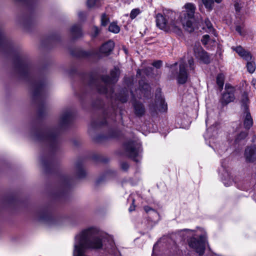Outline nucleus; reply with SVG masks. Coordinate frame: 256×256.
Masks as SVG:
<instances>
[{
	"label": "nucleus",
	"instance_id": "nucleus-14",
	"mask_svg": "<svg viewBox=\"0 0 256 256\" xmlns=\"http://www.w3.org/2000/svg\"><path fill=\"white\" fill-rule=\"evenodd\" d=\"M244 156L248 162H253L256 160V148L254 146L248 147L245 150Z\"/></svg>",
	"mask_w": 256,
	"mask_h": 256
},
{
	"label": "nucleus",
	"instance_id": "nucleus-47",
	"mask_svg": "<svg viewBox=\"0 0 256 256\" xmlns=\"http://www.w3.org/2000/svg\"><path fill=\"white\" fill-rule=\"evenodd\" d=\"M98 34V30L97 28H94V36H96Z\"/></svg>",
	"mask_w": 256,
	"mask_h": 256
},
{
	"label": "nucleus",
	"instance_id": "nucleus-49",
	"mask_svg": "<svg viewBox=\"0 0 256 256\" xmlns=\"http://www.w3.org/2000/svg\"><path fill=\"white\" fill-rule=\"evenodd\" d=\"M104 138H103V137L102 138V137H98V138H96V140L98 141V142H99V141L101 140H102Z\"/></svg>",
	"mask_w": 256,
	"mask_h": 256
},
{
	"label": "nucleus",
	"instance_id": "nucleus-42",
	"mask_svg": "<svg viewBox=\"0 0 256 256\" xmlns=\"http://www.w3.org/2000/svg\"><path fill=\"white\" fill-rule=\"evenodd\" d=\"M4 42V36L0 32V46L2 45Z\"/></svg>",
	"mask_w": 256,
	"mask_h": 256
},
{
	"label": "nucleus",
	"instance_id": "nucleus-51",
	"mask_svg": "<svg viewBox=\"0 0 256 256\" xmlns=\"http://www.w3.org/2000/svg\"><path fill=\"white\" fill-rule=\"evenodd\" d=\"M92 126L94 128L96 127V125H95V124H94V122H92Z\"/></svg>",
	"mask_w": 256,
	"mask_h": 256
},
{
	"label": "nucleus",
	"instance_id": "nucleus-29",
	"mask_svg": "<svg viewBox=\"0 0 256 256\" xmlns=\"http://www.w3.org/2000/svg\"><path fill=\"white\" fill-rule=\"evenodd\" d=\"M144 210L145 212L149 214H152L154 216L157 218L158 217V214L153 208L148 206H144Z\"/></svg>",
	"mask_w": 256,
	"mask_h": 256
},
{
	"label": "nucleus",
	"instance_id": "nucleus-2",
	"mask_svg": "<svg viewBox=\"0 0 256 256\" xmlns=\"http://www.w3.org/2000/svg\"><path fill=\"white\" fill-rule=\"evenodd\" d=\"M119 74V70L114 68L111 71L110 76H103L100 80L94 81L92 84V86H94L100 93L106 94L108 96L112 98L114 90L111 84L117 82Z\"/></svg>",
	"mask_w": 256,
	"mask_h": 256
},
{
	"label": "nucleus",
	"instance_id": "nucleus-33",
	"mask_svg": "<svg viewBox=\"0 0 256 256\" xmlns=\"http://www.w3.org/2000/svg\"><path fill=\"white\" fill-rule=\"evenodd\" d=\"M140 13V10L138 8L133 9L130 14V17L132 19H134Z\"/></svg>",
	"mask_w": 256,
	"mask_h": 256
},
{
	"label": "nucleus",
	"instance_id": "nucleus-48",
	"mask_svg": "<svg viewBox=\"0 0 256 256\" xmlns=\"http://www.w3.org/2000/svg\"><path fill=\"white\" fill-rule=\"evenodd\" d=\"M238 4H234V7H235V9L236 11H238L239 10V9H238Z\"/></svg>",
	"mask_w": 256,
	"mask_h": 256
},
{
	"label": "nucleus",
	"instance_id": "nucleus-9",
	"mask_svg": "<svg viewBox=\"0 0 256 256\" xmlns=\"http://www.w3.org/2000/svg\"><path fill=\"white\" fill-rule=\"evenodd\" d=\"M140 88L136 90V98H142V97L148 98L151 96L150 87L148 84L143 82H140Z\"/></svg>",
	"mask_w": 256,
	"mask_h": 256
},
{
	"label": "nucleus",
	"instance_id": "nucleus-20",
	"mask_svg": "<svg viewBox=\"0 0 256 256\" xmlns=\"http://www.w3.org/2000/svg\"><path fill=\"white\" fill-rule=\"evenodd\" d=\"M70 33L74 38H78L82 35L81 28L79 25H74L70 29Z\"/></svg>",
	"mask_w": 256,
	"mask_h": 256
},
{
	"label": "nucleus",
	"instance_id": "nucleus-34",
	"mask_svg": "<svg viewBox=\"0 0 256 256\" xmlns=\"http://www.w3.org/2000/svg\"><path fill=\"white\" fill-rule=\"evenodd\" d=\"M248 135V133L246 132H240L237 136V138L236 139V142H238L241 140L244 139Z\"/></svg>",
	"mask_w": 256,
	"mask_h": 256
},
{
	"label": "nucleus",
	"instance_id": "nucleus-32",
	"mask_svg": "<svg viewBox=\"0 0 256 256\" xmlns=\"http://www.w3.org/2000/svg\"><path fill=\"white\" fill-rule=\"evenodd\" d=\"M109 22V18L108 16L105 14H102L101 17V24L103 26H106Z\"/></svg>",
	"mask_w": 256,
	"mask_h": 256
},
{
	"label": "nucleus",
	"instance_id": "nucleus-43",
	"mask_svg": "<svg viewBox=\"0 0 256 256\" xmlns=\"http://www.w3.org/2000/svg\"><path fill=\"white\" fill-rule=\"evenodd\" d=\"M36 90L37 91H40L41 90V89L42 88V85L41 84H37L36 86Z\"/></svg>",
	"mask_w": 256,
	"mask_h": 256
},
{
	"label": "nucleus",
	"instance_id": "nucleus-5",
	"mask_svg": "<svg viewBox=\"0 0 256 256\" xmlns=\"http://www.w3.org/2000/svg\"><path fill=\"white\" fill-rule=\"evenodd\" d=\"M189 246L194 249L200 255H202L205 250L206 244L207 242L206 238L202 236L199 240L195 238H191L188 242Z\"/></svg>",
	"mask_w": 256,
	"mask_h": 256
},
{
	"label": "nucleus",
	"instance_id": "nucleus-54",
	"mask_svg": "<svg viewBox=\"0 0 256 256\" xmlns=\"http://www.w3.org/2000/svg\"><path fill=\"white\" fill-rule=\"evenodd\" d=\"M208 119H206V125L208 126Z\"/></svg>",
	"mask_w": 256,
	"mask_h": 256
},
{
	"label": "nucleus",
	"instance_id": "nucleus-38",
	"mask_svg": "<svg viewBox=\"0 0 256 256\" xmlns=\"http://www.w3.org/2000/svg\"><path fill=\"white\" fill-rule=\"evenodd\" d=\"M153 70V68L151 67H148V68H145L144 70V72L148 75V76H149L150 75L152 72V71Z\"/></svg>",
	"mask_w": 256,
	"mask_h": 256
},
{
	"label": "nucleus",
	"instance_id": "nucleus-41",
	"mask_svg": "<svg viewBox=\"0 0 256 256\" xmlns=\"http://www.w3.org/2000/svg\"><path fill=\"white\" fill-rule=\"evenodd\" d=\"M134 200L132 199V205L130 206L129 209H128V210L130 212L134 211L135 209L136 206L134 204Z\"/></svg>",
	"mask_w": 256,
	"mask_h": 256
},
{
	"label": "nucleus",
	"instance_id": "nucleus-11",
	"mask_svg": "<svg viewBox=\"0 0 256 256\" xmlns=\"http://www.w3.org/2000/svg\"><path fill=\"white\" fill-rule=\"evenodd\" d=\"M188 78V74L186 69V64L181 62L180 64V70L177 76V80L180 84H185Z\"/></svg>",
	"mask_w": 256,
	"mask_h": 256
},
{
	"label": "nucleus",
	"instance_id": "nucleus-25",
	"mask_svg": "<svg viewBox=\"0 0 256 256\" xmlns=\"http://www.w3.org/2000/svg\"><path fill=\"white\" fill-rule=\"evenodd\" d=\"M248 99L246 94H244L242 99V106L244 110H248Z\"/></svg>",
	"mask_w": 256,
	"mask_h": 256
},
{
	"label": "nucleus",
	"instance_id": "nucleus-24",
	"mask_svg": "<svg viewBox=\"0 0 256 256\" xmlns=\"http://www.w3.org/2000/svg\"><path fill=\"white\" fill-rule=\"evenodd\" d=\"M246 68L248 71L250 73L252 74L256 70V64L252 60L247 61Z\"/></svg>",
	"mask_w": 256,
	"mask_h": 256
},
{
	"label": "nucleus",
	"instance_id": "nucleus-39",
	"mask_svg": "<svg viewBox=\"0 0 256 256\" xmlns=\"http://www.w3.org/2000/svg\"><path fill=\"white\" fill-rule=\"evenodd\" d=\"M188 62L189 67H190V70H193L194 69V60L192 58L188 60Z\"/></svg>",
	"mask_w": 256,
	"mask_h": 256
},
{
	"label": "nucleus",
	"instance_id": "nucleus-28",
	"mask_svg": "<svg viewBox=\"0 0 256 256\" xmlns=\"http://www.w3.org/2000/svg\"><path fill=\"white\" fill-rule=\"evenodd\" d=\"M202 2L207 10H212L214 4L213 0H202Z\"/></svg>",
	"mask_w": 256,
	"mask_h": 256
},
{
	"label": "nucleus",
	"instance_id": "nucleus-36",
	"mask_svg": "<svg viewBox=\"0 0 256 256\" xmlns=\"http://www.w3.org/2000/svg\"><path fill=\"white\" fill-rule=\"evenodd\" d=\"M152 64L154 67L156 68H160L162 65V61L160 60L155 61L152 63Z\"/></svg>",
	"mask_w": 256,
	"mask_h": 256
},
{
	"label": "nucleus",
	"instance_id": "nucleus-7",
	"mask_svg": "<svg viewBox=\"0 0 256 256\" xmlns=\"http://www.w3.org/2000/svg\"><path fill=\"white\" fill-rule=\"evenodd\" d=\"M58 132V130H51L46 132L38 134L36 139L40 140H46L52 147L56 144Z\"/></svg>",
	"mask_w": 256,
	"mask_h": 256
},
{
	"label": "nucleus",
	"instance_id": "nucleus-52",
	"mask_svg": "<svg viewBox=\"0 0 256 256\" xmlns=\"http://www.w3.org/2000/svg\"><path fill=\"white\" fill-rule=\"evenodd\" d=\"M140 75V70H138V71H137V75Z\"/></svg>",
	"mask_w": 256,
	"mask_h": 256
},
{
	"label": "nucleus",
	"instance_id": "nucleus-1",
	"mask_svg": "<svg viewBox=\"0 0 256 256\" xmlns=\"http://www.w3.org/2000/svg\"><path fill=\"white\" fill-rule=\"evenodd\" d=\"M176 16L175 12L170 10L164 11L163 14H157L156 26L165 31L178 32L180 30V21L175 20Z\"/></svg>",
	"mask_w": 256,
	"mask_h": 256
},
{
	"label": "nucleus",
	"instance_id": "nucleus-15",
	"mask_svg": "<svg viewBox=\"0 0 256 256\" xmlns=\"http://www.w3.org/2000/svg\"><path fill=\"white\" fill-rule=\"evenodd\" d=\"M16 66L22 74L28 73L29 70V65L27 62L22 58H18L16 62Z\"/></svg>",
	"mask_w": 256,
	"mask_h": 256
},
{
	"label": "nucleus",
	"instance_id": "nucleus-17",
	"mask_svg": "<svg viewBox=\"0 0 256 256\" xmlns=\"http://www.w3.org/2000/svg\"><path fill=\"white\" fill-rule=\"evenodd\" d=\"M114 46V42L112 40H109L102 46L100 50V52L104 54H108L112 51Z\"/></svg>",
	"mask_w": 256,
	"mask_h": 256
},
{
	"label": "nucleus",
	"instance_id": "nucleus-31",
	"mask_svg": "<svg viewBox=\"0 0 256 256\" xmlns=\"http://www.w3.org/2000/svg\"><path fill=\"white\" fill-rule=\"evenodd\" d=\"M99 0H87V6L88 8H92L98 5Z\"/></svg>",
	"mask_w": 256,
	"mask_h": 256
},
{
	"label": "nucleus",
	"instance_id": "nucleus-26",
	"mask_svg": "<svg viewBox=\"0 0 256 256\" xmlns=\"http://www.w3.org/2000/svg\"><path fill=\"white\" fill-rule=\"evenodd\" d=\"M128 92L127 90H123V93L117 96L116 98L122 102H125L128 100Z\"/></svg>",
	"mask_w": 256,
	"mask_h": 256
},
{
	"label": "nucleus",
	"instance_id": "nucleus-23",
	"mask_svg": "<svg viewBox=\"0 0 256 256\" xmlns=\"http://www.w3.org/2000/svg\"><path fill=\"white\" fill-rule=\"evenodd\" d=\"M218 132L216 130H214L213 126L207 129V132L204 135V137L206 138H211V137L212 136H215L217 134Z\"/></svg>",
	"mask_w": 256,
	"mask_h": 256
},
{
	"label": "nucleus",
	"instance_id": "nucleus-19",
	"mask_svg": "<svg viewBox=\"0 0 256 256\" xmlns=\"http://www.w3.org/2000/svg\"><path fill=\"white\" fill-rule=\"evenodd\" d=\"M222 166L224 169V170H226L224 174H222L223 176L222 178L223 183L226 186H229L232 184L233 180L230 176V174L228 170H226L223 164H222Z\"/></svg>",
	"mask_w": 256,
	"mask_h": 256
},
{
	"label": "nucleus",
	"instance_id": "nucleus-10",
	"mask_svg": "<svg viewBox=\"0 0 256 256\" xmlns=\"http://www.w3.org/2000/svg\"><path fill=\"white\" fill-rule=\"evenodd\" d=\"M130 94L134 99L132 105L134 114L138 116H142L145 112L144 106L142 103L136 100V98L135 96V94H134L132 91L130 92Z\"/></svg>",
	"mask_w": 256,
	"mask_h": 256
},
{
	"label": "nucleus",
	"instance_id": "nucleus-22",
	"mask_svg": "<svg viewBox=\"0 0 256 256\" xmlns=\"http://www.w3.org/2000/svg\"><path fill=\"white\" fill-rule=\"evenodd\" d=\"M224 82V76L222 74H219L216 76V84L220 90L222 89Z\"/></svg>",
	"mask_w": 256,
	"mask_h": 256
},
{
	"label": "nucleus",
	"instance_id": "nucleus-16",
	"mask_svg": "<svg viewBox=\"0 0 256 256\" xmlns=\"http://www.w3.org/2000/svg\"><path fill=\"white\" fill-rule=\"evenodd\" d=\"M243 119L244 128L247 130L250 129L253 124V120L248 110L244 111Z\"/></svg>",
	"mask_w": 256,
	"mask_h": 256
},
{
	"label": "nucleus",
	"instance_id": "nucleus-6",
	"mask_svg": "<svg viewBox=\"0 0 256 256\" xmlns=\"http://www.w3.org/2000/svg\"><path fill=\"white\" fill-rule=\"evenodd\" d=\"M149 109L152 113L157 112L158 111L166 112L167 110V104L160 93L156 94L155 102L150 104Z\"/></svg>",
	"mask_w": 256,
	"mask_h": 256
},
{
	"label": "nucleus",
	"instance_id": "nucleus-8",
	"mask_svg": "<svg viewBox=\"0 0 256 256\" xmlns=\"http://www.w3.org/2000/svg\"><path fill=\"white\" fill-rule=\"evenodd\" d=\"M235 88L229 84L225 86V91L222 95L220 102L223 105H226L232 102L235 99Z\"/></svg>",
	"mask_w": 256,
	"mask_h": 256
},
{
	"label": "nucleus",
	"instance_id": "nucleus-45",
	"mask_svg": "<svg viewBox=\"0 0 256 256\" xmlns=\"http://www.w3.org/2000/svg\"><path fill=\"white\" fill-rule=\"evenodd\" d=\"M116 136V134L115 133H110L108 136H106V138H114Z\"/></svg>",
	"mask_w": 256,
	"mask_h": 256
},
{
	"label": "nucleus",
	"instance_id": "nucleus-44",
	"mask_svg": "<svg viewBox=\"0 0 256 256\" xmlns=\"http://www.w3.org/2000/svg\"><path fill=\"white\" fill-rule=\"evenodd\" d=\"M78 16L80 19H82L83 18L86 17V14L84 12H80L78 13Z\"/></svg>",
	"mask_w": 256,
	"mask_h": 256
},
{
	"label": "nucleus",
	"instance_id": "nucleus-4",
	"mask_svg": "<svg viewBox=\"0 0 256 256\" xmlns=\"http://www.w3.org/2000/svg\"><path fill=\"white\" fill-rule=\"evenodd\" d=\"M124 148L129 157L136 162H138L142 157V144L138 140L128 141L124 144Z\"/></svg>",
	"mask_w": 256,
	"mask_h": 256
},
{
	"label": "nucleus",
	"instance_id": "nucleus-18",
	"mask_svg": "<svg viewBox=\"0 0 256 256\" xmlns=\"http://www.w3.org/2000/svg\"><path fill=\"white\" fill-rule=\"evenodd\" d=\"M72 118V113L70 110L64 112L61 116L60 123L62 125L68 124Z\"/></svg>",
	"mask_w": 256,
	"mask_h": 256
},
{
	"label": "nucleus",
	"instance_id": "nucleus-13",
	"mask_svg": "<svg viewBox=\"0 0 256 256\" xmlns=\"http://www.w3.org/2000/svg\"><path fill=\"white\" fill-rule=\"evenodd\" d=\"M194 54L196 56L204 63L208 64L210 62V58L208 54L202 48H198L196 50L195 49Z\"/></svg>",
	"mask_w": 256,
	"mask_h": 256
},
{
	"label": "nucleus",
	"instance_id": "nucleus-40",
	"mask_svg": "<svg viewBox=\"0 0 256 256\" xmlns=\"http://www.w3.org/2000/svg\"><path fill=\"white\" fill-rule=\"evenodd\" d=\"M121 168L124 170H126L129 168V165L126 162H122L121 164Z\"/></svg>",
	"mask_w": 256,
	"mask_h": 256
},
{
	"label": "nucleus",
	"instance_id": "nucleus-53",
	"mask_svg": "<svg viewBox=\"0 0 256 256\" xmlns=\"http://www.w3.org/2000/svg\"><path fill=\"white\" fill-rule=\"evenodd\" d=\"M102 181V180L100 178H99L98 180H97V183L98 184L100 183V182Z\"/></svg>",
	"mask_w": 256,
	"mask_h": 256
},
{
	"label": "nucleus",
	"instance_id": "nucleus-35",
	"mask_svg": "<svg viewBox=\"0 0 256 256\" xmlns=\"http://www.w3.org/2000/svg\"><path fill=\"white\" fill-rule=\"evenodd\" d=\"M209 40H210V36L208 34H205L202 37V42L203 44L206 45L208 44Z\"/></svg>",
	"mask_w": 256,
	"mask_h": 256
},
{
	"label": "nucleus",
	"instance_id": "nucleus-50",
	"mask_svg": "<svg viewBox=\"0 0 256 256\" xmlns=\"http://www.w3.org/2000/svg\"><path fill=\"white\" fill-rule=\"evenodd\" d=\"M214 2L218 4H220L222 2V0H214Z\"/></svg>",
	"mask_w": 256,
	"mask_h": 256
},
{
	"label": "nucleus",
	"instance_id": "nucleus-37",
	"mask_svg": "<svg viewBox=\"0 0 256 256\" xmlns=\"http://www.w3.org/2000/svg\"><path fill=\"white\" fill-rule=\"evenodd\" d=\"M236 30L242 36H244V32L242 30V28L240 26H237L236 28Z\"/></svg>",
	"mask_w": 256,
	"mask_h": 256
},
{
	"label": "nucleus",
	"instance_id": "nucleus-3",
	"mask_svg": "<svg viewBox=\"0 0 256 256\" xmlns=\"http://www.w3.org/2000/svg\"><path fill=\"white\" fill-rule=\"evenodd\" d=\"M185 10H183L180 15L181 22L184 28L189 32H192L194 30L193 26V19L195 10L196 6L192 3H187L184 6Z\"/></svg>",
	"mask_w": 256,
	"mask_h": 256
},
{
	"label": "nucleus",
	"instance_id": "nucleus-46",
	"mask_svg": "<svg viewBox=\"0 0 256 256\" xmlns=\"http://www.w3.org/2000/svg\"><path fill=\"white\" fill-rule=\"evenodd\" d=\"M42 162L44 166H47L49 164L48 162L43 160H42Z\"/></svg>",
	"mask_w": 256,
	"mask_h": 256
},
{
	"label": "nucleus",
	"instance_id": "nucleus-55",
	"mask_svg": "<svg viewBox=\"0 0 256 256\" xmlns=\"http://www.w3.org/2000/svg\"><path fill=\"white\" fill-rule=\"evenodd\" d=\"M44 218H45L44 217H41L40 218V219H44Z\"/></svg>",
	"mask_w": 256,
	"mask_h": 256
},
{
	"label": "nucleus",
	"instance_id": "nucleus-12",
	"mask_svg": "<svg viewBox=\"0 0 256 256\" xmlns=\"http://www.w3.org/2000/svg\"><path fill=\"white\" fill-rule=\"evenodd\" d=\"M232 49L235 51L240 56L246 61H250L252 60V55L250 52L246 50L241 46H238L236 47L232 46Z\"/></svg>",
	"mask_w": 256,
	"mask_h": 256
},
{
	"label": "nucleus",
	"instance_id": "nucleus-27",
	"mask_svg": "<svg viewBox=\"0 0 256 256\" xmlns=\"http://www.w3.org/2000/svg\"><path fill=\"white\" fill-rule=\"evenodd\" d=\"M108 30L110 32L117 34L120 32V27L116 24V23L112 22L110 24L109 26Z\"/></svg>",
	"mask_w": 256,
	"mask_h": 256
},
{
	"label": "nucleus",
	"instance_id": "nucleus-21",
	"mask_svg": "<svg viewBox=\"0 0 256 256\" xmlns=\"http://www.w3.org/2000/svg\"><path fill=\"white\" fill-rule=\"evenodd\" d=\"M204 24L205 26H204L203 28L206 30L207 32L212 33L216 36L215 30L211 22L208 18L205 20Z\"/></svg>",
	"mask_w": 256,
	"mask_h": 256
},
{
	"label": "nucleus",
	"instance_id": "nucleus-30",
	"mask_svg": "<svg viewBox=\"0 0 256 256\" xmlns=\"http://www.w3.org/2000/svg\"><path fill=\"white\" fill-rule=\"evenodd\" d=\"M76 168L78 169V175L80 178H82L86 175L85 171L82 168L80 164L76 165Z\"/></svg>",
	"mask_w": 256,
	"mask_h": 256
}]
</instances>
